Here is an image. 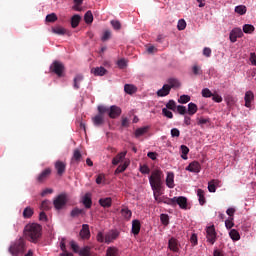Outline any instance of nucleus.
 Segmentation results:
<instances>
[{
	"instance_id": "c85d7f7f",
	"label": "nucleus",
	"mask_w": 256,
	"mask_h": 256,
	"mask_svg": "<svg viewBox=\"0 0 256 256\" xmlns=\"http://www.w3.org/2000/svg\"><path fill=\"white\" fill-rule=\"evenodd\" d=\"M121 215L122 217H124V219H126V221H129V219H131L133 212H131V210H129V208L124 207L121 209Z\"/></svg>"
},
{
	"instance_id": "ea45409f",
	"label": "nucleus",
	"mask_w": 256,
	"mask_h": 256,
	"mask_svg": "<svg viewBox=\"0 0 256 256\" xmlns=\"http://www.w3.org/2000/svg\"><path fill=\"white\" fill-rule=\"evenodd\" d=\"M71 217H79V215H85L84 209L74 208L71 213Z\"/></svg>"
},
{
	"instance_id": "f704fd0d",
	"label": "nucleus",
	"mask_w": 256,
	"mask_h": 256,
	"mask_svg": "<svg viewBox=\"0 0 256 256\" xmlns=\"http://www.w3.org/2000/svg\"><path fill=\"white\" fill-rule=\"evenodd\" d=\"M181 149V158L184 159V161H187L188 157L187 155H189V147H187L186 145H181L180 146Z\"/></svg>"
},
{
	"instance_id": "8fccbe9b",
	"label": "nucleus",
	"mask_w": 256,
	"mask_h": 256,
	"mask_svg": "<svg viewBox=\"0 0 256 256\" xmlns=\"http://www.w3.org/2000/svg\"><path fill=\"white\" fill-rule=\"evenodd\" d=\"M109 107L104 106V105H100L98 106V115H105V113L109 114Z\"/></svg>"
},
{
	"instance_id": "f03ea898",
	"label": "nucleus",
	"mask_w": 256,
	"mask_h": 256,
	"mask_svg": "<svg viewBox=\"0 0 256 256\" xmlns=\"http://www.w3.org/2000/svg\"><path fill=\"white\" fill-rule=\"evenodd\" d=\"M8 251L12 256H23L25 251H27V244L24 238L16 239L11 242Z\"/></svg>"
},
{
	"instance_id": "58836bf2",
	"label": "nucleus",
	"mask_w": 256,
	"mask_h": 256,
	"mask_svg": "<svg viewBox=\"0 0 256 256\" xmlns=\"http://www.w3.org/2000/svg\"><path fill=\"white\" fill-rule=\"evenodd\" d=\"M84 21L89 25L90 23H93V13L91 10H88L84 15Z\"/></svg>"
},
{
	"instance_id": "774afa93",
	"label": "nucleus",
	"mask_w": 256,
	"mask_h": 256,
	"mask_svg": "<svg viewBox=\"0 0 256 256\" xmlns=\"http://www.w3.org/2000/svg\"><path fill=\"white\" fill-rule=\"evenodd\" d=\"M250 63H252V65H255V67H256V54H255V52L250 53Z\"/></svg>"
},
{
	"instance_id": "72a5a7b5",
	"label": "nucleus",
	"mask_w": 256,
	"mask_h": 256,
	"mask_svg": "<svg viewBox=\"0 0 256 256\" xmlns=\"http://www.w3.org/2000/svg\"><path fill=\"white\" fill-rule=\"evenodd\" d=\"M187 111H188V115H191V116L195 115V113H197V111H198L197 104H195L193 102H190L188 104V110Z\"/></svg>"
},
{
	"instance_id": "2eb2a0df",
	"label": "nucleus",
	"mask_w": 256,
	"mask_h": 256,
	"mask_svg": "<svg viewBox=\"0 0 256 256\" xmlns=\"http://www.w3.org/2000/svg\"><path fill=\"white\" fill-rule=\"evenodd\" d=\"M186 171H190V173H201V164L198 161H193L186 167Z\"/></svg>"
},
{
	"instance_id": "3c124183",
	"label": "nucleus",
	"mask_w": 256,
	"mask_h": 256,
	"mask_svg": "<svg viewBox=\"0 0 256 256\" xmlns=\"http://www.w3.org/2000/svg\"><path fill=\"white\" fill-rule=\"evenodd\" d=\"M243 31L245 33H253V31H255V26L254 25H251V24H245L243 26Z\"/></svg>"
},
{
	"instance_id": "c03bdc74",
	"label": "nucleus",
	"mask_w": 256,
	"mask_h": 256,
	"mask_svg": "<svg viewBox=\"0 0 256 256\" xmlns=\"http://www.w3.org/2000/svg\"><path fill=\"white\" fill-rule=\"evenodd\" d=\"M23 217L24 219H31L33 217V210L31 207H26L23 211Z\"/></svg>"
},
{
	"instance_id": "2f4dec72",
	"label": "nucleus",
	"mask_w": 256,
	"mask_h": 256,
	"mask_svg": "<svg viewBox=\"0 0 256 256\" xmlns=\"http://www.w3.org/2000/svg\"><path fill=\"white\" fill-rule=\"evenodd\" d=\"M170 89H176L177 87H181V83L179 82V80L175 79V78H170L167 81Z\"/></svg>"
},
{
	"instance_id": "9d476101",
	"label": "nucleus",
	"mask_w": 256,
	"mask_h": 256,
	"mask_svg": "<svg viewBox=\"0 0 256 256\" xmlns=\"http://www.w3.org/2000/svg\"><path fill=\"white\" fill-rule=\"evenodd\" d=\"M179 205L180 209H187V198L185 196L173 197L172 207Z\"/></svg>"
},
{
	"instance_id": "cd10ccee",
	"label": "nucleus",
	"mask_w": 256,
	"mask_h": 256,
	"mask_svg": "<svg viewBox=\"0 0 256 256\" xmlns=\"http://www.w3.org/2000/svg\"><path fill=\"white\" fill-rule=\"evenodd\" d=\"M147 131H149V126L137 128L134 135L136 138L143 137V135H145V133H147Z\"/></svg>"
},
{
	"instance_id": "e433bc0d",
	"label": "nucleus",
	"mask_w": 256,
	"mask_h": 256,
	"mask_svg": "<svg viewBox=\"0 0 256 256\" xmlns=\"http://www.w3.org/2000/svg\"><path fill=\"white\" fill-rule=\"evenodd\" d=\"M229 235L232 241H239V239H241V235H239V232L235 229L230 230Z\"/></svg>"
},
{
	"instance_id": "680f3d73",
	"label": "nucleus",
	"mask_w": 256,
	"mask_h": 256,
	"mask_svg": "<svg viewBox=\"0 0 256 256\" xmlns=\"http://www.w3.org/2000/svg\"><path fill=\"white\" fill-rule=\"evenodd\" d=\"M109 39H111V32L109 30L104 31L102 37H101V41H109Z\"/></svg>"
},
{
	"instance_id": "f3484780",
	"label": "nucleus",
	"mask_w": 256,
	"mask_h": 256,
	"mask_svg": "<svg viewBox=\"0 0 256 256\" xmlns=\"http://www.w3.org/2000/svg\"><path fill=\"white\" fill-rule=\"evenodd\" d=\"M81 159H83V155L81 154V150L75 149L73 151V156L71 158V163H76V165H79L81 163Z\"/></svg>"
},
{
	"instance_id": "bf43d9fd",
	"label": "nucleus",
	"mask_w": 256,
	"mask_h": 256,
	"mask_svg": "<svg viewBox=\"0 0 256 256\" xmlns=\"http://www.w3.org/2000/svg\"><path fill=\"white\" fill-rule=\"evenodd\" d=\"M162 114L164 115V117H167L168 119H173V112L169 111L168 108H163Z\"/></svg>"
},
{
	"instance_id": "4d7b16f0",
	"label": "nucleus",
	"mask_w": 256,
	"mask_h": 256,
	"mask_svg": "<svg viewBox=\"0 0 256 256\" xmlns=\"http://www.w3.org/2000/svg\"><path fill=\"white\" fill-rule=\"evenodd\" d=\"M160 221L162 224H164L165 226L169 225V215L167 214H161L160 215Z\"/></svg>"
},
{
	"instance_id": "1a4fd4ad",
	"label": "nucleus",
	"mask_w": 256,
	"mask_h": 256,
	"mask_svg": "<svg viewBox=\"0 0 256 256\" xmlns=\"http://www.w3.org/2000/svg\"><path fill=\"white\" fill-rule=\"evenodd\" d=\"M53 172V170H51V168H46L44 169L40 174H38V176L36 177V181L37 183H44L46 182L49 177H51V173Z\"/></svg>"
},
{
	"instance_id": "69168bd1",
	"label": "nucleus",
	"mask_w": 256,
	"mask_h": 256,
	"mask_svg": "<svg viewBox=\"0 0 256 256\" xmlns=\"http://www.w3.org/2000/svg\"><path fill=\"white\" fill-rule=\"evenodd\" d=\"M212 96H213V93L211 92V90H209V88H204L202 90V97L209 98V97H212Z\"/></svg>"
},
{
	"instance_id": "a18cd8bd",
	"label": "nucleus",
	"mask_w": 256,
	"mask_h": 256,
	"mask_svg": "<svg viewBox=\"0 0 256 256\" xmlns=\"http://www.w3.org/2000/svg\"><path fill=\"white\" fill-rule=\"evenodd\" d=\"M235 13H238V15H245V13H247V7L244 5L236 6Z\"/></svg>"
},
{
	"instance_id": "c756f323",
	"label": "nucleus",
	"mask_w": 256,
	"mask_h": 256,
	"mask_svg": "<svg viewBox=\"0 0 256 256\" xmlns=\"http://www.w3.org/2000/svg\"><path fill=\"white\" fill-rule=\"evenodd\" d=\"M162 187L163 186H151L154 199H158L159 197H161L163 195V193L161 192Z\"/></svg>"
},
{
	"instance_id": "13d9d810",
	"label": "nucleus",
	"mask_w": 256,
	"mask_h": 256,
	"mask_svg": "<svg viewBox=\"0 0 256 256\" xmlns=\"http://www.w3.org/2000/svg\"><path fill=\"white\" fill-rule=\"evenodd\" d=\"M177 112L179 113V115H187V113H188L187 107L182 106V105H178L177 106Z\"/></svg>"
},
{
	"instance_id": "864d4df0",
	"label": "nucleus",
	"mask_w": 256,
	"mask_h": 256,
	"mask_svg": "<svg viewBox=\"0 0 256 256\" xmlns=\"http://www.w3.org/2000/svg\"><path fill=\"white\" fill-rule=\"evenodd\" d=\"M190 101H191V96L189 95H182L178 99V103H182V104L189 103Z\"/></svg>"
},
{
	"instance_id": "a19ab883",
	"label": "nucleus",
	"mask_w": 256,
	"mask_h": 256,
	"mask_svg": "<svg viewBox=\"0 0 256 256\" xmlns=\"http://www.w3.org/2000/svg\"><path fill=\"white\" fill-rule=\"evenodd\" d=\"M197 196L199 197L200 205H205V191H203L202 189H198Z\"/></svg>"
},
{
	"instance_id": "39448f33",
	"label": "nucleus",
	"mask_w": 256,
	"mask_h": 256,
	"mask_svg": "<svg viewBox=\"0 0 256 256\" xmlns=\"http://www.w3.org/2000/svg\"><path fill=\"white\" fill-rule=\"evenodd\" d=\"M69 201L67 194L62 193L58 196H56L53 200V205L56 211H61L65 205H67V202Z\"/></svg>"
},
{
	"instance_id": "de8ad7c7",
	"label": "nucleus",
	"mask_w": 256,
	"mask_h": 256,
	"mask_svg": "<svg viewBox=\"0 0 256 256\" xmlns=\"http://www.w3.org/2000/svg\"><path fill=\"white\" fill-rule=\"evenodd\" d=\"M57 14L51 13L46 16V23H55L57 21Z\"/></svg>"
},
{
	"instance_id": "a211bd4d",
	"label": "nucleus",
	"mask_w": 256,
	"mask_h": 256,
	"mask_svg": "<svg viewBox=\"0 0 256 256\" xmlns=\"http://www.w3.org/2000/svg\"><path fill=\"white\" fill-rule=\"evenodd\" d=\"M171 93V86L169 84H164L163 87L157 91L158 97H167Z\"/></svg>"
},
{
	"instance_id": "052dcab7",
	"label": "nucleus",
	"mask_w": 256,
	"mask_h": 256,
	"mask_svg": "<svg viewBox=\"0 0 256 256\" xmlns=\"http://www.w3.org/2000/svg\"><path fill=\"white\" fill-rule=\"evenodd\" d=\"M178 31H184V29L187 27V22L185 20L181 19L178 21Z\"/></svg>"
},
{
	"instance_id": "dca6fc26",
	"label": "nucleus",
	"mask_w": 256,
	"mask_h": 256,
	"mask_svg": "<svg viewBox=\"0 0 256 256\" xmlns=\"http://www.w3.org/2000/svg\"><path fill=\"white\" fill-rule=\"evenodd\" d=\"M92 123L95 127H101L105 125V115L97 114L92 118Z\"/></svg>"
},
{
	"instance_id": "4c0bfd02",
	"label": "nucleus",
	"mask_w": 256,
	"mask_h": 256,
	"mask_svg": "<svg viewBox=\"0 0 256 256\" xmlns=\"http://www.w3.org/2000/svg\"><path fill=\"white\" fill-rule=\"evenodd\" d=\"M129 167V162H124V164L119 165L115 170V175H119V173H123Z\"/></svg>"
},
{
	"instance_id": "412c9836",
	"label": "nucleus",
	"mask_w": 256,
	"mask_h": 256,
	"mask_svg": "<svg viewBox=\"0 0 256 256\" xmlns=\"http://www.w3.org/2000/svg\"><path fill=\"white\" fill-rule=\"evenodd\" d=\"M82 203L85 206L86 209H91V206L93 205V200H91V194L86 193L82 198Z\"/></svg>"
},
{
	"instance_id": "bb28decb",
	"label": "nucleus",
	"mask_w": 256,
	"mask_h": 256,
	"mask_svg": "<svg viewBox=\"0 0 256 256\" xmlns=\"http://www.w3.org/2000/svg\"><path fill=\"white\" fill-rule=\"evenodd\" d=\"M79 23H81V16L76 14L71 18V27L72 29H77L79 27Z\"/></svg>"
},
{
	"instance_id": "0eeeda50",
	"label": "nucleus",
	"mask_w": 256,
	"mask_h": 256,
	"mask_svg": "<svg viewBox=\"0 0 256 256\" xmlns=\"http://www.w3.org/2000/svg\"><path fill=\"white\" fill-rule=\"evenodd\" d=\"M206 239L208 243L211 245H215V241H217V232H215V227L210 226L206 230Z\"/></svg>"
},
{
	"instance_id": "6e6552de",
	"label": "nucleus",
	"mask_w": 256,
	"mask_h": 256,
	"mask_svg": "<svg viewBox=\"0 0 256 256\" xmlns=\"http://www.w3.org/2000/svg\"><path fill=\"white\" fill-rule=\"evenodd\" d=\"M54 168L56 169V173L59 177H63L65 175V171H67V163L57 160L54 164Z\"/></svg>"
},
{
	"instance_id": "393cba45",
	"label": "nucleus",
	"mask_w": 256,
	"mask_h": 256,
	"mask_svg": "<svg viewBox=\"0 0 256 256\" xmlns=\"http://www.w3.org/2000/svg\"><path fill=\"white\" fill-rule=\"evenodd\" d=\"M127 155V151L125 152H120L119 154H117L113 159H112V165H119V163H121V161H123V159H125Z\"/></svg>"
},
{
	"instance_id": "b1692460",
	"label": "nucleus",
	"mask_w": 256,
	"mask_h": 256,
	"mask_svg": "<svg viewBox=\"0 0 256 256\" xmlns=\"http://www.w3.org/2000/svg\"><path fill=\"white\" fill-rule=\"evenodd\" d=\"M91 73L95 75V77H103L107 73V69L105 67H96L91 70Z\"/></svg>"
},
{
	"instance_id": "aec40b11",
	"label": "nucleus",
	"mask_w": 256,
	"mask_h": 256,
	"mask_svg": "<svg viewBox=\"0 0 256 256\" xmlns=\"http://www.w3.org/2000/svg\"><path fill=\"white\" fill-rule=\"evenodd\" d=\"M80 237L82 239H89L91 237V231H89V225L88 224H83L82 229L80 231Z\"/></svg>"
},
{
	"instance_id": "5701e85b",
	"label": "nucleus",
	"mask_w": 256,
	"mask_h": 256,
	"mask_svg": "<svg viewBox=\"0 0 256 256\" xmlns=\"http://www.w3.org/2000/svg\"><path fill=\"white\" fill-rule=\"evenodd\" d=\"M99 205H101V207H104L105 209H109V207L113 205V199H111V197L101 198L99 200Z\"/></svg>"
},
{
	"instance_id": "603ef678",
	"label": "nucleus",
	"mask_w": 256,
	"mask_h": 256,
	"mask_svg": "<svg viewBox=\"0 0 256 256\" xmlns=\"http://www.w3.org/2000/svg\"><path fill=\"white\" fill-rule=\"evenodd\" d=\"M225 101H226L228 107H233V105H235V98L231 95L226 96Z\"/></svg>"
},
{
	"instance_id": "6ab92c4d",
	"label": "nucleus",
	"mask_w": 256,
	"mask_h": 256,
	"mask_svg": "<svg viewBox=\"0 0 256 256\" xmlns=\"http://www.w3.org/2000/svg\"><path fill=\"white\" fill-rule=\"evenodd\" d=\"M166 185L169 189H173V187H175V174H173V172L167 173Z\"/></svg>"
},
{
	"instance_id": "09e8293b",
	"label": "nucleus",
	"mask_w": 256,
	"mask_h": 256,
	"mask_svg": "<svg viewBox=\"0 0 256 256\" xmlns=\"http://www.w3.org/2000/svg\"><path fill=\"white\" fill-rule=\"evenodd\" d=\"M81 81H83V75H81V74L76 75V77L74 78V88L75 89H79V83H81Z\"/></svg>"
},
{
	"instance_id": "423d86ee",
	"label": "nucleus",
	"mask_w": 256,
	"mask_h": 256,
	"mask_svg": "<svg viewBox=\"0 0 256 256\" xmlns=\"http://www.w3.org/2000/svg\"><path fill=\"white\" fill-rule=\"evenodd\" d=\"M50 71L55 73L58 77H63V73L65 72V65L60 61H54L50 66Z\"/></svg>"
},
{
	"instance_id": "a878e982",
	"label": "nucleus",
	"mask_w": 256,
	"mask_h": 256,
	"mask_svg": "<svg viewBox=\"0 0 256 256\" xmlns=\"http://www.w3.org/2000/svg\"><path fill=\"white\" fill-rule=\"evenodd\" d=\"M155 201L159 204L164 203L165 205H173V198H169L167 196H160L156 198Z\"/></svg>"
},
{
	"instance_id": "20e7f679",
	"label": "nucleus",
	"mask_w": 256,
	"mask_h": 256,
	"mask_svg": "<svg viewBox=\"0 0 256 256\" xmlns=\"http://www.w3.org/2000/svg\"><path fill=\"white\" fill-rule=\"evenodd\" d=\"M163 171L161 169H154L149 177L150 187L163 186Z\"/></svg>"
},
{
	"instance_id": "4be33fe9",
	"label": "nucleus",
	"mask_w": 256,
	"mask_h": 256,
	"mask_svg": "<svg viewBox=\"0 0 256 256\" xmlns=\"http://www.w3.org/2000/svg\"><path fill=\"white\" fill-rule=\"evenodd\" d=\"M141 232V222L139 220L132 221V230L133 235H138Z\"/></svg>"
},
{
	"instance_id": "6e6d98bb",
	"label": "nucleus",
	"mask_w": 256,
	"mask_h": 256,
	"mask_svg": "<svg viewBox=\"0 0 256 256\" xmlns=\"http://www.w3.org/2000/svg\"><path fill=\"white\" fill-rule=\"evenodd\" d=\"M166 109H170V111H175V109H177V104L174 102V100H170L166 104Z\"/></svg>"
},
{
	"instance_id": "f257e3e1",
	"label": "nucleus",
	"mask_w": 256,
	"mask_h": 256,
	"mask_svg": "<svg viewBox=\"0 0 256 256\" xmlns=\"http://www.w3.org/2000/svg\"><path fill=\"white\" fill-rule=\"evenodd\" d=\"M42 227L37 223L28 224L24 228V236L31 243H37L41 239Z\"/></svg>"
},
{
	"instance_id": "4468645a",
	"label": "nucleus",
	"mask_w": 256,
	"mask_h": 256,
	"mask_svg": "<svg viewBox=\"0 0 256 256\" xmlns=\"http://www.w3.org/2000/svg\"><path fill=\"white\" fill-rule=\"evenodd\" d=\"M168 249L173 251V253H179V240L177 238H170L168 241Z\"/></svg>"
},
{
	"instance_id": "f8f14e48",
	"label": "nucleus",
	"mask_w": 256,
	"mask_h": 256,
	"mask_svg": "<svg viewBox=\"0 0 256 256\" xmlns=\"http://www.w3.org/2000/svg\"><path fill=\"white\" fill-rule=\"evenodd\" d=\"M244 101H245V107H247L248 109L251 108V104L255 101V94L253 93V91L251 90L246 91L244 96Z\"/></svg>"
},
{
	"instance_id": "ddd939ff",
	"label": "nucleus",
	"mask_w": 256,
	"mask_h": 256,
	"mask_svg": "<svg viewBox=\"0 0 256 256\" xmlns=\"http://www.w3.org/2000/svg\"><path fill=\"white\" fill-rule=\"evenodd\" d=\"M120 115H121V108L119 106H116V105L110 106L108 111V116L110 117V119H117V117H119Z\"/></svg>"
},
{
	"instance_id": "79ce46f5",
	"label": "nucleus",
	"mask_w": 256,
	"mask_h": 256,
	"mask_svg": "<svg viewBox=\"0 0 256 256\" xmlns=\"http://www.w3.org/2000/svg\"><path fill=\"white\" fill-rule=\"evenodd\" d=\"M78 254L80 256H90L91 255V247L86 246L79 250Z\"/></svg>"
},
{
	"instance_id": "c9c22d12",
	"label": "nucleus",
	"mask_w": 256,
	"mask_h": 256,
	"mask_svg": "<svg viewBox=\"0 0 256 256\" xmlns=\"http://www.w3.org/2000/svg\"><path fill=\"white\" fill-rule=\"evenodd\" d=\"M52 33H55V35H65L67 30L61 26H56L52 28Z\"/></svg>"
},
{
	"instance_id": "473e14b6",
	"label": "nucleus",
	"mask_w": 256,
	"mask_h": 256,
	"mask_svg": "<svg viewBox=\"0 0 256 256\" xmlns=\"http://www.w3.org/2000/svg\"><path fill=\"white\" fill-rule=\"evenodd\" d=\"M106 256H119V249L117 247H108L106 250Z\"/></svg>"
},
{
	"instance_id": "7ed1b4c3",
	"label": "nucleus",
	"mask_w": 256,
	"mask_h": 256,
	"mask_svg": "<svg viewBox=\"0 0 256 256\" xmlns=\"http://www.w3.org/2000/svg\"><path fill=\"white\" fill-rule=\"evenodd\" d=\"M120 235H121V232L119 230L112 229L109 232H107L105 235L103 234V232H98L96 239L98 243H106L107 245H110V243L117 241Z\"/></svg>"
},
{
	"instance_id": "37998d69",
	"label": "nucleus",
	"mask_w": 256,
	"mask_h": 256,
	"mask_svg": "<svg viewBox=\"0 0 256 256\" xmlns=\"http://www.w3.org/2000/svg\"><path fill=\"white\" fill-rule=\"evenodd\" d=\"M211 120L209 118H197V125H200V127H203L204 125H210Z\"/></svg>"
},
{
	"instance_id": "9b49d317",
	"label": "nucleus",
	"mask_w": 256,
	"mask_h": 256,
	"mask_svg": "<svg viewBox=\"0 0 256 256\" xmlns=\"http://www.w3.org/2000/svg\"><path fill=\"white\" fill-rule=\"evenodd\" d=\"M240 37H243V30L241 28H234L229 35V39L231 43H235L237 39H240Z\"/></svg>"
},
{
	"instance_id": "e2e57ef3",
	"label": "nucleus",
	"mask_w": 256,
	"mask_h": 256,
	"mask_svg": "<svg viewBox=\"0 0 256 256\" xmlns=\"http://www.w3.org/2000/svg\"><path fill=\"white\" fill-rule=\"evenodd\" d=\"M192 71L194 75H203V70L198 65H194Z\"/></svg>"
},
{
	"instance_id": "7c9ffc66",
	"label": "nucleus",
	"mask_w": 256,
	"mask_h": 256,
	"mask_svg": "<svg viewBox=\"0 0 256 256\" xmlns=\"http://www.w3.org/2000/svg\"><path fill=\"white\" fill-rule=\"evenodd\" d=\"M124 91L128 95H133V93L137 92V87H135L133 84H125Z\"/></svg>"
},
{
	"instance_id": "49530a36",
	"label": "nucleus",
	"mask_w": 256,
	"mask_h": 256,
	"mask_svg": "<svg viewBox=\"0 0 256 256\" xmlns=\"http://www.w3.org/2000/svg\"><path fill=\"white\" fill-rule=\"evenodd\" d=\"M41 209L42 211H49L51 209V201L49 200L42 201Z\"/></svg>"
},
{
	"instance_id": "5fc2aeb1",
	"label": "nucleus",
	"mask_w": 256,
	"mask_h": 256,
	"mask_svg": "<svg viewBox=\"0 0 256 256\" xmlns=\"http://www.w3.org/2000/svg\"><path fill=\"white\" fill-rule=\"evenodd\" d=\"M139 171L142 173V175H149L151 173V169H149V166L147 165L140 166Z\"/></svg>"
},
{
	"instance_id": "338daca9",
	"label": "nucleus",
	"mask_w": 256,
	"mask_h": 256,
	"mask_svg": "<svg viewBox=\"0 0 256 256\" xmlns=\"http://www.w3.org/2000/svg\"><path fill=\"white\" fill-rule=\"evenodd\" d=\"M235 223H233V218H229L225 221V227L226 229H231L234 227Z\"/></svg>"
},
{
	"instance_id": "0e129e2a",
	"label": "nucleus",
	"mask_w": 256,
	"mask_h": 256,
	"mask_svg": "<svg viewBox=\"0 0 256 256\" xmlns=\"http://www.w3.org/2000/svg\"><path fill=\"white\" fill-rule=\"evenodd\" d=\"M111 25L116 31H119V29H121V22H119V20H112Z\"/></svg>"
}]
</instances>
